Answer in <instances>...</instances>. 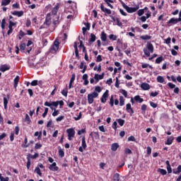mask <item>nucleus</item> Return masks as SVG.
<instances>
[{
    "label": "nucleus",
    "instance_id": "obj_17",
    "mask_svg": "<svg viewBox=\"0 0 181 181\" xmlns=\"http://www.w3.org/2000/svg\"><path fill=\"white\" fill-rule=\"evenodd\" d=\"M79 69H83L81 71V73H86V70H87V65H86V63L81 62L79 65Z\"/></svg>",
    "mask_w": 181,
    "mask_h": 181
},
{
    "label": "nucleus",
    "instance_id": "obj_38",
    "mask_svg": "<svg viewBox=\"0 0 181 181\" xmlns=\"http://www.w3.org/2000/svg\"><path fill=\"white\" fill-rule=\"evenodd\" d=\"M158 172H159L163 175H166V173H168V172H166V170L160 169V168L158 170Z\"/></svg>",
    "mask_w": 181,
    "mask_h": 181
},
{
    "label": "nucleus",
    "instance_id": "obj_63",
    "mask_svg": "<svg viewBox=\"0 0 181 181\" xmlns=\"http://www.w3.org/2000/svg\"><path fill=\"white\" fill-rule=\"evenodd\" d=\"M93 70H98V71H101V65H98V66H95Z\"/></svg>",
    "mask_w": 181,
    "mask_h": 181
},
{
    "label": "nucleus",
    "instance_id": "obj_64",
    "mask_svg": "<svg viewBox=\"0 0 181 181\" xmlns=\"http://www.w3.org/2000/svg\"><path fill=\"white\" fill-rule=\"evenodd\" d=\"M28 91L30 97H33V90L32 89H28Z\"/></svg>",
    "mask_w": 181,
    "mask_h": 181
},
{
    "label": "nucleus",
    "instance_id": "obj_2",
    "mask_svg": "<svg viewBox=\"0 0 181 181\" xmlns=\"http://www.w3.org/2000/svg\"><path fill=\"white\" fill-rule=\"evenodd\" d=\"M143 52L147 57H149V56H151V53H153V45L151 43H148L147 48H144Z\"/></svg>",
    "mask_w": 181,
    "mask_h": 181
},
{
    "label": "nucleus",
    "instance_id": "obj_47",
    "mask_svg": "<svg viewBox=\"0 0 181 181\" xmlns=\"http://www.w3.org/2000/svg\"><path fill=\"white\" fill-rule=\"evenodd\" d=\"M6 24V21H5V18H4L1 21V29H5V25Z\"/></svg>",
    "mask_w": 181,
    "mask_h": 181
},
{
    "label": "nucleus",
    "instance_id": "obj_49",
    "mask_svg": "<svg viewBox=\"0 0 181 181\" xmlns=\"http://www.w3.org/2000/svg\"><path fill=\"white\" fill-rule=\"evenodd\" d=\"M158 94H159V92H151V93H150V95H151V97H156L157 95H158Z\"/></svg>",
    "mask_w": 181,
    "mask_h": 181
},
{
    "label": "nucleus",
    "instance_id": "obj_61",
    "mask_svg": "<svg viewBox=\"0 0 181 181\" xmlns=\"http://www.w3.org/2000/svg\"><path fill=\"white\" fill-rule=\"evenodd\" d=\"M128 141H132V142H135L136 139L134 136H131L128 138Z\"/></svg>",
    "mask_w": 181,
    "mask_h": 181
},
{
    "label": "nucleus",
    "instance_id": "obj_55",
    "mask_svg": "<svg viewBox=\"0 0 181 181\" xmlns=\"http://www.w3.org/2000/svg\"><path fill=\"white\" fill-rule=\"evenodd\" d=\"M67 89H64L62 91V95H64V97H67Z\"/></svg>",
    "mask_w": 181,
    "mask_h": 181
},
{
    "label": "nucleus",
    "instance_id": "obj_31",
    "mask_svg": "<svg viewBox=\"0 0 181 181\" xmlns=\"http://www.w3.org/2000/svg\"><path fill=\"white\" fill-rule=\"evenodd\" d=\"M94 42H95V35L90 34V38L89 39V42L94 43Z\"/></svg>",
    "mask_w": 181,
    "mask_h": 181
},
{
    "label": "nucleus",
    "instance_id": "obj_21",
    "mask_svg": "<svg viewBox=\"0 0 181 181\" xmlns=\"http://www.w3.org/2000/svg\"><path fill=\"white\" fill-rule=\"evenodd\" d=\"M126 110L127 112H129V114H134V110H132V107H131L130 103L127 104Z\"/></svg>",
    "mask_w": 181,
    "mask_h": 181
},
{
    "label": "nucleus",
    "instance_id": "obj_32",
    "mask_svg": "<svg viewBox=\"0 0 181 181\" xmlns=\"http://www.w3.org/2000/svg\"><path fill=\"white\" fill-rule=\"evenodd\" d=\"M125 104V99H124V97L120 96L119 97V105L120 107H122V105H124Z\"/></svg>",
    "mask_w": 181,
    "mask_h": 181
},
{
    "label": "nucleus",
    "instance_id": "obj_37",
    "mask_svg": "<svg viewBox=\"0 0 181 181\" xmlns=\"http://www.w3.org/2000/svg\"><path fill=\"white\" fill-rule=\"evenodd\" d=\"M74 47L75 49V54L77 57L78 56V49H77V42H74Z\"/></svg>",
    "mask_w": 181,
    "mask_h": 181
},
{
    "label": "nucleus",
    "instance_id": "obj_3",
    "mask_svg": "<svg viewBox=\"0 0 181 181\" xmlns=\"http://www.w3.org/2000/svg\"><path fill=\"white\" fill-rule=\"evenodd\" d=\"M123 8L128 12V13H134V12H136L138 9H139V6L137 5L135 7H129L127 4H122Z\"/></svg>",
    "mask_w": 181,
    "mask_h": 181
},
{
    "label": "nucleus",
    "instance_id": "obj_58",
    "mask_svg": "<svg viewBox=\"0 0 181 181\" xmlns=\"http://www.w3.org/2000/svg\"><path fill=\"white\" fill-rule=\"evenodd\" d=\"M168 87H170V88H175V87H176V85H175L170 82L168 83Z\"/></svg>",
    "mask_w": 181,
    "mask_h": 181
},
{
    "label": "nucleus",
    "instance_id": "obj_11",
    "mask_svg": "<svg viewBox=\"0 0 181 181\" xmlns=\"http://www.w3.org/2000/svg\"><path fill=\"white\" fill-rule=\"evenodd\" d=\"M44 105H45V107H57L59 105V103L57 101L56 102H45Z\"/></svg>",
    "mask_w": 181,
    "mask_h": 181
},
{
    "label": "nucleus",
    "instance_id": "obj_41",
    "mask_svg": "<svg viewBox=\"0 0 181 181\" xmlns=\"http://www.w3.org/2000/svg\"><path fill=\"white\" fill-rule=\"evenodd\" d=\"M0 180L1 181H9V177H4L2 176V174H0Z\"/></svg>",
    "mask_w": 181,
    "mask_h": 181
},
{
    "label": "nucleus",
    "instance_id": "obj_12",
    "mask_svg": "<svg viewBox=\"0 0 181 181\" xmlns=\"http://www.w3.org/2000/svg\"><path fill=\"white\" fill-rule=\"evenodd\" d=\"M49 169L52 172H57V170H59V167H57L56 163H53L49 165Z\"/></svg>",
    "mask_w": 181,
    "mask_h": 181
},
{
    "label": "nucleus",
    "instance_id": "obj_42",
    "mask_svg": "<svg viewBox=\"0 0 181 181\" xmlns=\"http://www.w3.org/2000/svg\"><path fill=\"white\" fill-rule=\"evenodd\" d=\"M110 107H114V96L111 95V98L110 99Z\"/></svg>",
    "mask_w": 181,
    "mask_h": 181
},
{
    "label": "nucleus",
    "instance_id": "obj_29",
    "mask_svg": "<svg viewBox=\"0 0 181 181\" xmlns=\"http://www.w3.org/2000/svg\"><path fill=\"white\" fill-rule=\"evenodd\" d=\"M11 4V0H2L1 6H6Z\"/></svg>",
    "mask_w": 181,
    "mask_h": 181
},
{
    "label": "nucleus",
    "instance_id": "obj_23",
    "mask_svg": "<svg viewBox=\"0 0 181 181\" xmlns=\"http://www.w3.org/2000/svg\"><path fill=\"white\" fill-rule=\"evenodd\" d=\"M119 148V145L117 143H114L112 144L111 150L113 152H115V151H117V149H118Z\"/></svg>",
    "mask_w": 181,
    "mask_h": 181
},
{
    "label": "nucleus",
    "instance_id": "obj_30",
    "mask_svg": "<svg viewBox=\"0 0 181 181\" xmlns=\"http://www.w3.org/2000/svg\"><path fill=\"white\" fill-rule=\"evenodd\" d=\"M181 173V165H178V167L177 168V170H173V173H174V175H179V173Z\"/></svg>",
    "mask_w": 181,
    "mask_h": 181
},
{
    "label": "nucleus",
    "instance_id": "obj_51",
    "mask_svg": "<svg viewBox=\"0 0 181 181\" xmlns=\"http://www.w3.org/2000/svg\"><path fill=\"white\" fill-rule=\"evenodd\" d=\"M82 115H83L81 114V112H79L78 117H74L75 121H78L79 119H81Z\"/></svg>",
    "mask_w": 181,
    "mask_h": 181
},
{
    "label": "nucleus",
    "instance_id": "obj_48",
    "mask_svg": "<svg viewBox=\"0 0 181 181\" xmlns=\"http://www.w3.org/2000/svg\"><path fill=\"white\" fill-rule=\"evenodd\" d=\"M59 156H61V158H63V156H64V151H63V149H59Z\"/></svg>",
    "mask_w": 181,
    "mask_h": 181
},
{
    "label": "nucleus",
    "instance_id": "obj_50",
    "mask_svg": "<svg viewBox=\"0 0 181 181\" xmlns=\"http://www.w3.org/2000/svg\"><path fill=\"white\" fill-rule=\"evenodd\" d=\"M59 115V110L54 109V112L52 113L53 117H57Z\"/></svg>",
    "mask_w": 181,
    "mask_h": 181
},
{
    "label": "nucleus",
    "instance_id": "obj_40",
    "mask_svg": "<svg viewBox=\"0 0 181 181\" xmlns=\"http://www.w3.org/2000/svg\"><path fill=\"white\" fill-rule=\"evenodd\" d=\"M109 39L110 40H117V35L111 34L109 35Z\"/></svg>",
    "mask_w": 181,
    "mask_h": 181
},
{
    "label": "nucleus",
    "instance_id": "obj_15",
    "mask_svg": "<svg viewBox=\"0 0 181 181\" xmlns=\"http://www.w3.org/2000/svg\"><path fill=\"white\" fill-rule=\"evenodd\" d=\"M100 9L104 13H107V15H111V11L107 8H105L103 4L100 5Z\"/></svg>",
    "mask_w": 181,
    "mask_h": 181
},
{
    "label": "nucleus",
    "instance_id": "obj_36",
    "mask_svg": "<svg viewBox=\"0 0 181 181\" xmlns=\"http://www.w3.org/2000/svg\"><path fill=\"white\" fill-rule=\"evenodd\" d=\"M151 36L149 35H142L140 37L141 39H142V40H149V39H151Z\"/></svg>",
    "mask_w": 181,
    "mask_h": 181
},
{
    "label": "nucleus",
    "instance_id": "obj_4",
    "mask_svg": "<svg viewBox=\"0 0 181 181\" xmlns=\"http://www.w3.org/2000/svg\"><path fill=\"white\" fill-rule=\"evenodd\" d=\"M98 97V93L97 92H93V93L88 95V104H93L94 103V98H97Z\"/></svg>",
    "mask_w": 181,
    "mask_h": 181
},
{
    "label": "nucleus",
    "instance_id": "obj_19",
    "mask_svg": "<svg viewBox=\"0 0 181 181\" xmlns=\"http://www.w3.org/2000/svg\"><path fill=\"white\" fill-rule=\"evenodd\" d=\"M12 15H13L14 16H18V18H21V16H23V11H13L12 13Z\"/></svg>",
    "mask_w": 181,
    "mask_h": 181
},
{
    "label": "nucleus",
    "instance_id": "obj_57",
    "mask_svg": "<svg viewBox=\"0 0 181 181\" xmlns=\"http://www.w3.org/2000/svg\"><path fill=\"white\" fill-rule=\"evenodd\" d=\"M150 105L153 108H156V107H158V105L156 103H153V102H150Z\"/></svg>",
    "mask_w": 181,
    "mask_h": 181
},
{
    "label": "nucleus",
    "instance_id": "obj_16",
    "mask_svg": "<svg viewBox=\"0 0 181 181\" xmlns=\"http://www.w3.org/2000/svg\"><path fill=\"white\" fill-rule=\"evenodd\" d=\"M59 8H60V6L59 4H57L52 10V15H57V12L59 11Z\"/></svg>",
    "mask_w": 181,
    "mask_h": 181
},
{
    "label": "nucleus",
    "instance_id": "obj_8",
    "mask_svg": "<svg viewBox=\"0 0 181 181\" xmlns=\"http://www.w3.org/2000/svg\"><path fill=\"white\" fill-rule=\"evenodd\" d=\"M52 23V15L50 13L47 14V17L45 18V22L44 23V26L46 25L47 26H50Z\"/></svg>",
    "mask_w": 181,
    "mask_h": 181
},
{
    "label": "nucleus",
    "instance_id": "obj_43",
    "mask_svg": "<svg viewBox=\"0 0 181 181\" xmlns=\"http://www.w3.org/2000/svg\"><path fill=\"white\" fill-rule=\"evenodd\" d=\"M137 13L139 16H142V15H144L145 13V9L139 10Z\"/></svg>",
    "mask_w": 181,
    "mask_h": 181
},
{
    "label": "nucleus",
    "instance_id": "obj_26",
    "mask_svg": "<svg viewBox=\"0 0 181 181\" xmlns=\"http://www.w3.org/2000/svg\"><path fill=\"white\" fill-rule=\"evenodd\" d=\"M134 100L136 101V103H144V99L139 95H136L134 97Z\"/></svg>",
    "mask_w": 181,
    "mask_h": 181
},
{
    "label": "nucleus",
    "instance_id": "obj_25",
    "mask_svg": "<svg viewBox=\"0 0 181 181\" xmlns=\"http://www.w3.org/2000/svg\"><path fill=\"white\" fill-rule=\"evenodd\" d=\"M104 1L107 4V6L111 8V9H114V6L111 5V4H114L112 0H104Z\"/></svg>",
    "mask_w": 181,
    "mask_h": 181
},
{
    "label": "nucleus",
    "instance_id": "obj_13",
    "mask_svg": "<svg viewBox=\"0 0 181 181\" xmlns=\"http://www.w3.org/2000/svg\"><path fill=\"white\" fill-rule=\"evenodd\" d=\"M11 66L7 64H4L0 66V71H2L3 73H5V71H8V70H10Z\"/></svg>",
    "mask_w": 181,
    "mask_h": 181
},
{
    "label": "nucleus",
    "instance_id": "obj_44",
    "mask_svg": "<svg viewBox=\"0 0 181 181\" xmlns=\"http://www.w3.org/2000/svg\"><path fill=\"white\" fill-rule=\"evenodd\" d=\"M64 119V116H59L56 119L57 122H61V121H63Z\"/></svg>",
    "mask_w": 181,
    "mask_h": 181
},
{
    "label": "nucleus",
    "instance_id": "obj_56",
    "mask_svg": "<svg viewBox=\"0 0 181 181\" xmlns=\"http://www.w3.org/2000/svg\"><path fill=\"white\" fill-rule=\"evenodd\" d=\"M53 25H54L55 26H56V25H59V18L54 19Z\"/></svg>",
    "mask_w": 181,
    "mask_h": 181
},
{
    "label": "nucleus",
    "instance_id": "obj_5",
    "mask_svg": "<svg viewBox=\"0 0 181 181\" xmlns=\"http://www.w3.org/2000/svg\"><path fill=\"white\" fill-rule=\"evenodd\" d=\"M66 133L68 134L69 141H71L73 138H74V135H76V131L73 128L66 129Z\"/></svg>",
    "mask_w": 181,
    "mask_h": 181
},
{
    "label": "nucleus",
    "instance_id": "obj_60",
    "mask_svg": "<svg viewBox=\"0 0 181 181\" xmlns=\"http://www.w3.org/2000/svg\"><path fill=\"white\" fill-rule=\"evenodd\" d=\"M37 80H34L31 82L30 85L33 86H37Z\"/></svg>",
    "mask_w": 181,
    "mask_h": 181
},
{
    "label": "nucleus",
    "instance_id": "obj_54",
    "mask_svg": "<svg viewBox=\"0 0 181 181\" xmlns=\"http://www.w3.org/2000/svg\"><path fill=\"white\" fill-rule=\"evenodd\" d=\"M82 134H86V129H82L78 132V135H82Z\"/></svg>",
    "mask_w": 181,
    "mask_h": 181
},
{
    "label": "nucleus",
    "instance_id": "obj_62",
    "mask_svg": "<svg viewBox=\"0 0 181 181\" xmlns=\"http://www.w3.org/2000/svg\"><path fill=\"white\" fill-rule=\"evenodd\" d=\"M42 148V144L37 143L35 146V149H40Z\"/></svg>",
    "mask_w": 181,
    "mask_h": 181
},
{
    "label": "nucleus",
    "instance_id": "obj_33",
    "mask_svg": "<svg viewBox=\"0 0 181 181\" xmlns=\"http://www.w3.org/2000/svg\"><path fill=\"white\" fill-rule=\"evenodd\" d=\"M162 62H163V57H159L156 59V63L157 64H159L160 63H162Z\"/></svg>",
    "mask_w": 181,
    "mask_h": 181
},
{
    "label": "nucleus",
    "instance_id": "obj_9",
    "mask_svg": "<svg viewBox=\"0 0 181 181\" xmlns=\"http://www.w3.org/2000/svg\"><path fill=\"white\" fill-rule=\"evenodd\" d=\"M107 98H108V90H106L105 92L103 93L100 99L101 103L105 104V103H107Z\"/></svg>",
    "mask_w": 181,
    "mask_h": 181
},
{
    "label": "nucleus",
    "instance_id": "obj_45",
    "mask_svg": "<svg viewBox=\"0 0 181 181\" xmlns=\"http://www.w3.org/2000/svg\"><path fill=\"white\" fill-rule=\"evenodd\" d=\"M47 112H49V108L45 107V112H44V113L42 114L43 118H45V117H46V116L47 115Z\"/></svg>",
    "mask_w": 181,
    "mask_h": 181
},
{
    "label": "nucleus",
    "instance_id": "obj_6",
    "mask_svg": "<svg viewBox=\"0 0 181 181\" xmlns=\"http://www.w3.org/2000/svg\"><path fill=\"white\" fill-rule=\"evenodd\" d=\"M87 148V143H86V137L82 138L81 146L79 147V152H83V151Z\"/></svg>",
    "mask_w": 181,
    "mask_h": 181
},
{
    "label": "nucleus",
    "instance_id": "obj_52",
    "mask_svg": "<svg viewBox=\"0 0 181 181\" xmlns=\"http://www.w3.org/2000/svg\"><path fill=\"white\" fill-rule=\"evenodd\" d=\"M116 23L117 26H122V23H121V21H119V18H116Z\"/></svg>",
    "mask_w": 181,
    "mask_h": 181
},
{
    "label": "nucleus",
    "instance_id": "obj_7",
    "mask_svg": "<svg viewBox=\"0 0 181 181\" xmlns=\"http://www.w3.org/2000/svg\"><path fill=\"white\" fill-rule=\"evenodd\" d=\"M104 76H105V74L103 73L102 74H95L94 76V79L95 81V84L100 81V80H103L104 78Z\"/></svg>",
    "mask_w": 181,
    "mask_h": 181
},
{
    "label": "nucleus",
    "instance_id": "obj_24",
    "mask_svg": "<svg viewBox=\"0 0 181 181\" xmlns=\"http://www.w3.org/2000/svg\"><path fill=\"white\" fill-rule=\"evenodd\" d=\"M100 39H101L102 42L107 41V34L104 31H103L101 33Z\"/></svg>",
    "mask_w": 181,
    "mask_h": 181
},
{
    "label": "nucleus",
    "instance_id": "obj_1",
    "mask_svg": "<svg viewBox=\"0 0 181 181\" xmlns=\"http://www.w3.org/2000/svg\"><path fill=\"white\" fill-rule=\"evenodd\" d=\"M59 46L60 42H59V40L56 39L49 49V52L52 53V54H56V53H57L59 51Z\"/></svg>",
    "mask_w": 181,
    "mask_h": 181
},
{
    "label": "nucleus",
    "instance_id": "obj_53",
    "mask_svg": "<svg viewBox=\"0 0 181 181\" xmlns=\"http://www.w3.org/2000/svg\"><path fill=\"white\" fill-rule=\"evenodd\" d=\"M25 121L28 122V124H30V117H29V115H25Z\"/></svg>",
    "mask_w": 181,
    "mask_h": 181
},
{
    "label": "nucleus",
    "instance_id": "obj_39",
    "mask_svg": "<svg viewBox=\"0 0 181 181\" xmlns=\"http://www.w3.org/2000/svg\"><path fill=\"white\" fill-rule=\"evenodd\" d=\"M114 181H119V174L116 173L113 176Z\"/></svg>",
    "mask_w": 181,
    "mask_h": 181
},
{
    "label": "nucleus",
    "instance_id": "obj_34",
    "mask_svg": "<svg viewBox=\"0 0 181 181\" xmlns=\"http://www.w3.org/2000/svg\"><path fill=\"white\" fill-rule=\"evenodd\" d=\"M117 122H118L119 125H120V127H123L124 124H125V120H124L122 119H117Z\"/></svg>",
    "mask_w": 181,
    "mask_h": 181
},
{
    "label": "nucleus",
    "instance_id": "obj_35",
    "mask_svg": "<svg viewBox=\"0 0 181 181\" xmlns=\"http://www.w3.org/2000/svg\"><path fill=\"white\" fill-rule=\"evenodd\" d=\"M35 172L37 173V175H39V176H42V172L40 171V168L39 167L35 168Z\"/></svg>",
    "mask_w": 181,
    "mask_h": 181
},
{
    "label": "nucleus",
    "instance_id": "obj_22",
    "mask_svg": "<svg viewBox=\"0 0 181 181\" xmlns=\"http://www.w3.org/2000/svg\"><path fill=\"white\" fill-rule=\"evenodd\" d=\"M174 139L175 138L173 136H168L167 139V141L165 142V145H172Z\"/></svg>",
    "mask_w": 181,
    "mask_h": 181
},
{
    "label": "nucleus",
    "instance_id": "obj_10",
    "mask_svg": "<svg viewBox=\"0 0 181 181\" xmlns=\"http://www.w3.org/2000/svg\"><path fill=\"white\" fill-rule=\"evenodd\" d=\"M28 65L33 69H37V63L33 59H28Z\"/></svg>",
    "mask_w": 181,
    "mask_h": 181
},
{
    "label": "nucleus",
    "instance_id": "obj_18",
    "mask_svg": "<svg viewBox=\"0 0 181 181\" xmlns=\"http://www.w3.org/2000/svg\"><path fill=\"white\" fill-rule=\"evenodd\" d=\"M8 101H9V94L7 95V97L4 98V106L5 110H6L7 108Z\"/></svg>",
    "mask_w": 181,
    "mask_h": 181
},
{
    "label": "nucleus",
    "instance_id": "obj_46",
    "mask_svg": "<svg viewBox=\"0 0 181 181\" xmlns=\"http://www.w3.org/2000/svg\"><path fill=\"white\" fill-rule=\"evenodd\" d=\"M122 95H124V97H125V98H127V97H128V92H127V90H122Z\"/></svg>",
    "mask_w": 181,
    "mask_h": 181
},
{
    "label": "nucleus",
    "instance_id": "obj_59",
    "mask_svg": "<svg viewBox=\"0 0 181 181\" xmlns=\"http://www.w3.org/2000/svg\"><path fill=\"white\" fill-rule=\"evenodd\" d=\"M12 6L14 9H19V4L18 3L13 4Z\"/></svg>",
    "mask_w": 181,
    "mask_h": 181
},
{
    "label": "nucleus",
    "instance_id": "obj_27",
    "mask_svg": "<svg viewBox=\"0 0 181 181\" xmlns=\"http://www.w3.org/2000/svg\"><path fill=\"white\" fill-rule=\"evenodd\" d=\"M177 22H179V20L177 18H171L170 19V21H168V23H172L173 25H176V23H177Z\"/></svg>",
    "mask_w": 181,
    "mask_h": 181
},
{
    "label": "nucleus",
    "instance_id": "obj_14",
    "mask_svg": "<svg viewBox=\"0 0 181 181\" xmlns=\"http://www.w3.org/2000/svg\"><path fill=\"white\" fill-rule=\"evenodd\" d=\"M141 88H142V90H144V91H146L151 89V86H149V84L147 83H142L141 84Z\"/></svg>",
    "mask_w": 181,
    "mask_h": 181
},
{
    "label": "nucleus",
    "instance_id": "obj_20",
    "mask_svg": "<svg viewBox=\"0 0 181 181\" xmlns=\"http://www.w3.org/2000/svg\"><path fill=\"white\" fill-rule=\"evenodd\" d=\"M39 157V153H35V155H31V154H28L27 156V160H30V159H36V158Z\"/></svg>",
    "mask_w": 181,
    "mask_h": 181
},
{
    "label": "nucleus",
    "instance_id": "obj_28",
    "mask_svg": "<svg viewBox=\"0 0 181 181\" xmlns=\"http://www.w3.org/2000/svg\"><path fill=\"white\" fill-rule=\"evenodd\" d=\"M156 80L158 83H165V78H163V76H158Z\"/></svg>",
    "mask_w": 181,
    "mask_h": 181
}]
</instances>
